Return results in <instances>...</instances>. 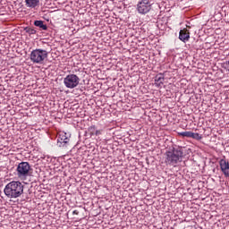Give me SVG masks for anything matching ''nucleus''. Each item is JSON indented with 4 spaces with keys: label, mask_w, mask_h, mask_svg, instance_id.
<instances>
[{
    "label": "nucleus",
    "mask_w": 229,
    "mask_h": 229,
    "mask_svg": "<svg viewBox=\"0 0 229 229\" xmlns=\"http://www.w3.org/2000/svg\"><path fill=\"white\" fill-rule=\"evenodd\" d=\"M4 192L7 198H21L24 194V185L19 181H13L6 184Z\"/></svg>",
    "instance_id": "nucleus-1"
},
{
    "label": "nucleus",
    "mask_w": 229,
    "mask_h": 229,
    "mask_svg": "<svg viewBox=\"0 0 229 229\" xmlns=\"http://www.w3.org/2000/svg\"><path fill=\"white\" fill-rule=\"evenodd\" d=\"M165 155V163L170 165H175V164L180 162V158L183 157V151L182 148H174L172 151H167Z\"/></svg>",
    "instance_id": "nucleus-2"
},
{
    "label": "nucleus",
    "mask_w": 229,
    "mask_h": 229,
    "mask_svg": "<svg viewBox=\"0 0 229 229\" xmlns=\"http://www.w3.org/2000/svg\"><path fill=\"white\" fill-rule=\"evenodd\" d=\"M46 58H47V50L38 48L30 53V60L33 64H44Z\"/></svg>",
    "instance_id": "nucleus-3"
},
{
    "label": "nucleus",
    "mask_w": 229,
    "mask_h": 229,
    "mask_svg": "<svg viewBox=\"0 0 229 229\" xmlns=\"http://www.w3.org/2000/svg\"><path fill=\"white\" fill-rule=\"evenodd\" d=\"M30 169H31V166L30 165V163L28 162L20 163L16 168V174L18 178H21V180H24V178H28V176H30Z\"/></svg>",
    "instance_id": "nucleus-4"
},
{
    "label": "nucleus",
    "mask_w": 229,
    "mask_h": 229,
    "mask_svg": "<svg viewBox=\"0 0 229 229\" xmlns=\"http://www.w3.org/2000/svg\"><path fill=\"white\" fill-rule=\"evenodd\" d=\"M64 83L66 89H76L80 85V77L74 73L69 74L64 79Z\"/></svg>",
    "instance_id": "nucleus-5"
},
{
    "label": "nucleus",
    "mask_w": 229,
    "mask_h": 229,
    "mask_svg": "<svg viewBox=\"0 0 229 229\" xmlns=\"http://www.w3.org/2000/svg\"><path fill=\"white\" fill-rule=\"evenodd\" d=\"M138 13L146 15L151 12V2L149 0H141L137 4Z\"/></svg>",
    "instance_id": "nucleus-6"
},
{
    "label": "nucleus",
    "mask_w": 229,
    "mask_h": 229,
    "mask_svg": "<svg viewBox=\"0 0 229 229\" xmlns=\"http://www.w3.org/2000/svg\"><path fill=\"white\" fill-rule=\"evenodd\" d=\"M69 143V136L64 131L58 133L57 145L59 148H64Z\"/></svg>",
    "instance_id": "nucleus-7"
},
{
    "label": "nucleus",
    "mask_w": 229,
    "mask_h": 229,
    "mask_svg": "<svg viewBox=\"0 0 229 229\" xmlns=\"http://www.w3.org/2000/svg\"><path fill=\"white\" fill-rule=\"evenodd\" d=\"M179 135L181 137H187L188 139H195V140H201V135L198 132H192V131H182L179 132Z\"/></svg>",
    "instance_id": "nucleus-8"
},
{
    "label": "nucleus",
    "mask_w": 229,
    "mask_h": 229,
    "mask_svg": "<svg viewBox=\"0 0 229 229\" xmlns=\"http://www.w3.org/2000/svg\"><path fill=\"white\" fill-rule=\"evenodd\" d=\"M219 165L222 173H224L225 176H228L229 178V162L226 159L223 158L219 161Z\"/></svg>",
    "instance_id": "nucleus-9"
},
{
    "label": "nucleus",
    "mask_w": 229,
    "mask_h": 229,
    "mask_svg": "<svg viewBox=\"0 0 229 229\" xmlns=\"http://www.w3.org/2000/svg\"><path fill=\"white\" fill-rule=\"evenodd\" d=\"M191 38V32H189V30L187 29H182L180 30L179 32V39L182 41V42H189Z\"/></svg>",
    "instance_id": "nucleus-10"
},
{
    "label": "nucleus",
    "mask_w": 229,
    "mask_h": 229,
    "mask_svg": "<svg viewBox=\"0 0 229 229\" xmlns=\"http://www.w3.org/2000/svg\"><path fill=\"white\" fill-rule=\"evenodd\" d=\"M25 4L28 8H37L40 4V0H25Z\"/></svg>",
    "instance_id": "nucleus-11"
},
{
    "label": "nucleus",
    "mask_w": 229,
    "mask_h": 229,
    "mask_svg": "<svg viewBox=\"0 0 229 229\" xmlns=\"http://www.w3.org/2000/svg\"><path fill=\"white\" fill-rule=\"evenodd\" d=\"M34 26H37L38 28H40V30H47V25L44 24L43 21H35Z\"/></svg>",
    "instance_id": "nucleus-12"
},
{
    "label": "nucleus",
    "mask_w": 229,
    "mask_h": 229,
    "mask_svg": "<svg viewBox=\"0 0 229 229\" xmlns=\"http://www.w3.org/2000/svg\"><path fill=\"white\" fill-rule=\"evenodd\" d=\"M155 83L157 85V87H160V85H164V75L159 74L156 76Z\"/></svg>",
    "instance_id": "nucleus-13"
},
{
    "label": "nucleus",
    "mask_w": 229,
    "mask_h": 229,
    "mask_svg": "<svg viewBox=\"0 0 229 229\" xmlns=\"http://www.w3.org/2000/svg\"><path fill=\"white\" fill-rule=\"evenodd\" d=\"M96 131H97V129H96V125H93V126H90V127H89V129H88V132L89 133V135H96Z\"/></svg>",
    "instance_id": "nucleus-14"
},
{
    "label": "nucleus",
    "mask_w": 229,
    "mask_h": 229,
    "mask_svg": "<svg viewBox=\"0 0 229 229\" xmlns=\"http://www.w3.org/2000/svg\"><path fill=\"white\" fill-rule=\"evenodd\" d=\"M26 32L30 33V35H35V33H37V30H35L34 29L29 28V29H26Z\"/></svg>",
    "instance_id": "nucleus-15"
},
{
    "label": "nucleus",
    "mask_w": 229,
    "mask_h": 229,
    "mask_svg": "<svg viewBox=\"0 0 229 229\" xmlns=\"http://www.w3.org/2000/svg\"><path fill=\"white\" fill-rule=\"evenodd\" d=\"M95 135H101V130H97L95 131Z\"/></svg>",
    "instance_id": "nucleus-16"
},
{
    "label": "nucleus",
    "mask_w": 229,
    "mask_h": 229,
    "mask_svg": "<svg viewBox=\"0 0 229 229\" xmlns=\"http://www.w3.org/2000/svg\"><path fill=\"white\" fill-rule=\"evenodd\" d=\"M72 214H74L75 216H78V214H80V212H78V210H74V211L72 212Z\"/></svg>",
    "instance_id": "nucleus-17"
}]
</instances>
